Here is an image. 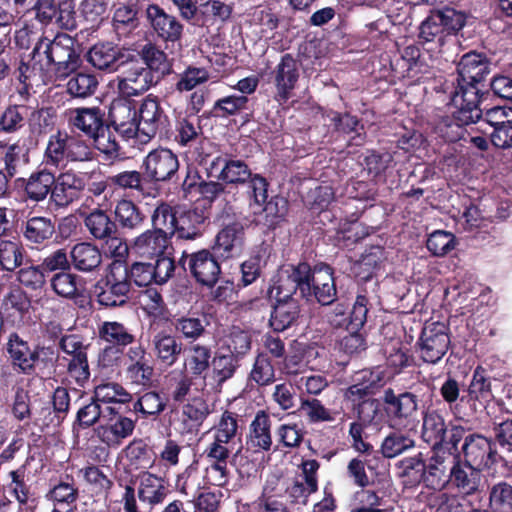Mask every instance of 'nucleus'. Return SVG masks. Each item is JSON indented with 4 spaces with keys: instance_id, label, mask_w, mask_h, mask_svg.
<instances>
[{
    "instance_id": "nucleus-53",
    "label": "nucleus",
    "mask_w": 512,
    "mask_h": 512,
    "mask_svg": "<svg viewBox=\"0 0 512 512\" xmlns=\"http://www.w3.org/2000/svg\"><path fill=\"white\" fill-rule=\"evenodd\" d=\"M93 398L100 404H124L130 401L131 395L120 384L108 382L95 387Z\"/></svg>"
},
{
    "instance_id": "nucleus-24",
    "label": "nucleus",
    "mask_w": 512,
    "mask_h": 512,
    "mask_svg": "<svg viewBox=\"0 0 512 512\" xmlns=\"http://www.w3.org/2000/svg\"><path fill=\"white\" fill-rule=\"evenodd\" d=\"M109 116L115 131L124 138L138 136L137 112L131 103L126 101L113 102Z\"/></svg>"
},
{
    "instance_id": "nucleus-50",
    "label": "nucleus",
    "mask_w": 512,
    "mask_h": 512,
    "mask_svg": "<svg viewBox=\"0 0 512 512\" xmlns=\"http://www.w3.org/2000/svg\"><path fill=\"white\" fill-rule=\"evenodd\" d=\"M357 507L351 512H391L392 506L389 501L373 490H362L357 493Z\"/></svg>"
},
{
    "instance_id": "nucleus-11",
    "label": "nucleus",
    "mask_w": 512,
    "mask_h": 512,
    "mask_svg": "<svg viewBox=\"0 0 512 512\" xmlns=\"http://www.w3.org/2000/svg\"><path fill=\"white\" fill-rule=\"evenodd\" d=\"M118 93L125 98L138 96L147 91L156 81L149 68L139 62L132 63L117 79Z\"/></svg>"
},
{
    "instance_id": "nucleus-14",
    "label": "nucleus",
    "mask_w": 512,
    "mask_h": 512,
    "mask_svg": "<svg viewBox=\"0 0 512 512\" xmlns=\"http://www.w3.org/2000/svg\"><path fill=\"white\" fill-rule=\"evenodd\" d=\"M490 439L480 434L465 437L462 451L465 462L480 469L489 468L496 462V451Z\"/></svg>"
},
{
    "instance_id": "nucleus-63",
    "label": "nucleus",
    "mask_w": 512,
    "mask_h": 512,
    "mask_svg": "<svg viewBox=\"0 0 512 512\" xmlns=\"http://www.w3.org/2000/svg\"><path fill=\"white\" fill-rule=\"evenodd\" d=\"M300 410L311 423L330 422L334 420L332 412L318 399H302Z\"/></svg>"
},
{
    "instance_id": "nucleus-45",
    "label": "nucleus",
    "mask_w": 512,
    "mask_h": 512,
    "mask_svg": "<svg viewBox=\"0 0 512 512\" xmlns=\"http://www.w3.org/2000/svg\"><path fill=\"white\" fill-rule=\"evenodd\" d=\"M79 496V489L74 479L66 475L60 480L48 494V498L53 502L54 506H74Z\"/></svg>"
},
{
    "instance_id": "nucleus-3",
    "label": "nucleus",
    "mask_w": 512,
    "mask_h": 512,
    "mask_svg": "<svg viewBox=\"0 0 512 512\" xmlns=\"http://www.w3.org/2000/svg\"><path fill=\"white\" fill-rule=\"evenodd\" d=\"M309 264L302 262L298 265H284L272 277L267 290L270 300H295L292 296L299 290L303 298L308 299L311 287L308 283Z\"/></svg>"
},
{
    "instance_id": "nucleus-2",
    "label": "nucleus",
    "mask_w": 512,
    "mask_h": 512,
    "mask_svg": "<svg viewBox=\"0 0 512 512\" xmlns=\"http://www.w3.org/2000/svg\"><path fill=\"white\" fill-rule=\"evenodd\" d=\"M33 69L40 76L66 78L77 70L79 54L75 50L74 39L67 34H57L53 40L42 38L33 49Z\"/></svg>"
},
{
    "instance_id": "nucleus-27",
    "label": "nucleus",
    "mask_w": 512,
    "mask_h": 512,
    "mask_svg": "<svg viewBox=\"0 0 512 512\" xmlns=\"http://www.w3.org/2000/svg\"><path fill=\"white\" fill-rule=\"evenodd\" d=\"M43 162L45 166L57 169L64 168L68 162H72V156H70V135L61 131L50 135Z\"/></svg>"
},
{
    "instance_id": "nucleus-49",
    "label": "nucleus",
    "mask_w": 512,
    "mask_h": 512,
    "mask_svg": "<svg viewBox=\"0 0 512 512\" xmlns=\"http://www.w3.org/2000/svg\"><path fill=\"white\" fill-rule=\"evenodd\" d=\"M238 358L233 353L218 351L211 361L213 378L218 385L232 378L238 368Z\"/></svg>"
},
{
    "instance_id": "nucleus-22",
    "label": "nucleus",
    "mask_w": 512,
    "mask_h": 512,
    "mask_svg": "<svg viewBox=\"0 0 512 512\" xmlns=\"http://www.w3.org/2000/svg\"><path fill=\"white\" fill-rule=\"evenodd\" d=\"M146 14L153 30L160 38L171 42L180 39L183 32V25L176 17L167 14L158 5H149Z\"/></svg>"
},
{
    "instance_id": "nucleus-1",
    "label": "nucleus",
    "mask_w": 512,
    "mask_h": 512,
    "mask_svg": "<svg viewBox=\"0 0 512 512\" xmlns=\"http://www.w3.org/2000/svg\"><path fill=\"white\" fill-rule=\"evenodd\" d=\"M456 86L451 93L452 116L443 118L437 125L440 135L449 142L462 137V127L481 119V82L490 73L488 59L476 52L462 56L458 67Z\"/></svg>"
},
{
    "instance_id": "nucleus-13",
    "label": "nucleus",
    "mask_w": 512,
    "mask_h": 512,
    "mask_svg": "<svg viewBox=\"0 0 512 512\" xmlns=\"http://www.w3.org/2000/svg\"><path fill=\"white\" fill-rule=\"evenodd\" d=\"M135 493L143 505L152 509L164 502L169 489L163 477L145 471L136 477Z\"/></svg>"
},
{
    "instance_id": "nucleus-42",
    "label": "nucleus",
    "mask_w": 512,
    "mask_h": 512,
    "mask_svg": "<svg viewBox=\"0 0 512 512\" xmlns=\"http://www.w3.org/2000/svg\"><path fill=\"white\" fill-rule=\"evenodd\" d=\"M205 220L203 211L178 207L177 231L175 234L182 239H194L199 234V225Z\"/></svg>"
},
{
    "instance_id": "nucleus-43",
    "label": "nucleus",
    "mask_w": 512,
    "mask_h": 512,
    "mask_svg": "<svg viewBox=\"0 0 512 512\" xmlns=\"http://www.w3.org/2000/svg\"><path fill=\"white\" fill-rule=\"evenodd\" d=\"M318 356L319 352L316 348L299 345L294 352L284 358L281 370L287 375H297L303 372L309 366L312 359Z\"/></svg>"
},
{
    "instance_id": "nucleus-16",
    "label": "nucleus",
    "mask_w": 512,
    "mask_h": 512,
    "mask_svg": "<svg viewBox=\"0 0 512 512\" xmlns=\"http://www.w3.org/2000/svg\"><path fill=\"white\" fill-rule=\"evenodd\" d=\"M210 174L226 183H245L251 177L248 165L229 155H219L210 164Z\"/></svg>"
},
{
    "instance_id": "nucleus-36",
    "label": "nucleus",
    "mask_w": 512,
    "mask_h": 512,
    "mask_svg": "<svg viewBox=\"0 0 512 512\" xmlns=\"http://www.w3.org/2000/svg\"><path fill=\"white\" fill-rule=\"evenodd\" d=\"M205 457L208 465L205 468V479L211 485L222 487L229 481L228 459L230 454L215 453V451L205 450Z\"/></svg>"
},
{
    "instance_id": "nucleus-35",
    "label": "nucleus",
    "mask_w": 512,
    "mask_h": 512,
    "mask_svg": "<svg viewBox=\"0 0 512 512\" xmlns=\"http://www.w3.org/2000/svg\"><path fill=\"white\" fill-rule=\"evenodd\" d=\"M381 377L370 370H362L355 374L353 384L346 390L347 399L356 402L364 399L380 386Z\"/></svg>"
},
{
    "instance_id": "nucleus-28",
    "label": "nucleus",
    "mask_w": 512,
    "mask_h": 512,
    "mask_svg": "<svg viewBox=\"0 0 512 512\" xmlns=\"http://www.w3.org/2000/svg\"><path fill=\"white\" fill-rule=\"evenodd\" d=\"M168 246V237L158 230H146L131 243L132 251L140 257H159L164 254Z\"/></svg>"
},
{
    "instance_id": "nucleus-21",
    "label": "nucleus",
    "mask_w": 512,
    "mask_h": 512,
    "mask_svg": "<svg viewBox=\"0 0 512 512\" xmlns=\"http://www.w3.org/2000/svg\"><path fill=\"white\" fill-rule=\"evenodd\" d=\"M138 114V136L143 135L147 139H151L165 125L166 115L155 98L146 97L139 107Z\"/></svg>"
},
{
    "instance_id": "nucleus-12",
    "label": "nucleus",
    "mask_w": 512,
    "mask_h": 512,
    "mask_svg": "<svg viewBox=\"0 0 512 512\" xmlns=\"http://www.w3.org/2000/svg\"><path fill=\"white\" fill-rule=\"evenodd\" d=\"M308 283L311 294L307 300L313 297L322 305L332 304L337 296L333 269L325 264L318 263L313 268L309 266Z\"/></svg>"
},
{
    "instance_id": "nucleus-40",
    "label": "nucleus",
    "mask_w": 512,
    "mask_h": 512,
    "mask_svg": "<svg viewBox=\"0 0 512 512\" xmlns=\"http://www.w3.org/2000/svg\"><path fill=\"white\" fill-rule=\"evenodd\" d=\"M114 214L120 227L126 231L141 229L145 221V216L140 209L131 200L127 199L117 202Z\"/></svg>"
},
{
    "instance_id": "nucleus-33",
    "label": "nucleus",
    "mask_w": 512,
    "mask_h": 512,
    "mask_svg": "<svg viewBox=\"0 0 512 512\" xmlns=\"http://www.w3.org/2000/svg\"><path fill=\"white\" fill-rule=\"evenodd\" d=\"M447 459L446 453L433 448V453L427 461H424L423 479L433 489H440L447 483Z\"/></svg>"
},
{
    "instance_id": "nucleus-37",
    "label": "nucleus",
    "mask_w": 512,
    "mask_h": 512,
    "mask_svg": "<svg viewBox=\"0 0 512 512\" xmlns=\"http://www.w3.org/2000/svg\"><path fill=\"white\" fill-rule=\"evenodd\" d=\"M84 225L95 240H104L118 234L117 224L101 209H94L84 217Z\"/></svg>"
},
{
    "instance_id": "nucleus-51",
    "label": "nucleus",
    "mask_w": 512,
    "mask_h": 512,
    "mask_svg": "<svg viewBox=\"0 0 512 512\" xmlns=\"http://www.w3.org/2000/svg\"><path fill=\"white\" fill-rule=\"evenodd\" d=\"M1 307L11 316H22L29 312L31 301L24 290L14 286L3 296Z\"/></svg>"
},
{
    "instance_id": "nucleus-8",
    "label": "nucleus",
    "mask_w": 512,
    "mask_h": 512,
    "mask_svg": "<svg viewBox=\"0 0 512 512\" xmlns=\"http://www.w3.org/2000/svg\"><path fill=\"white\" fill-rule=\"evenodd\" d=\"M107 417L95 429V433L101 442L109 447H118L122 442L130 437L134 430L136 422L107 406Z\"/></svg>"
},
{
    "instance_id": "nucleus-19",
    "label": "nucleus",
    "mask_w": 512,
    "mask_h": 512,
    "mask_svg": "<svg viewBox=\"0 0 512 512\" xmlns=\"http://www.w3.org/2000/svg\"><path fill=\"white\" fill-rule=\"evenodd\" d=\"M244 247V229L239 223L225 226L216 235L213 251L223 259L239 257Z\"/></svg>"
},
{
    "instance_id": "nucleus-34",
    "label": "nucleus",
    "mask_w": 512,
    "mask_h": 512,
    "mask_svg": "<svg viewBox=\"0 0 512 512\" xmlns=\"http://www.w3.org/2000/svg\"><path fill=\"white\" fill-rule=\"evenodd\" d=\"M70 258L74 268L81 272H91L102 262L100 250L88 242L74 245L70 251Z\"/></svg>"
},
{
    "instance_id": "nucleus-58",
    "label": "nucleus",
    "mask_w": 512,
    "mask_h": 512,
    "mask_svg": "<svg viewBox=\"0 0 512 512\" xmlns=\"http://www.w3.org/2000/svg\"><path fill=\"white\" fill-rule=\"evenodd\" d=\"M29 107L25 105H10L0 117V130L12 133L19 130L24 125V117Z\"/></svg>"
},
{
    "instance_id": "nucleus-41",
    "label": "nucleus",
    "mask_w": 512,
    "mask_h": 512,
    "mask_svg": "<svg viewBox=\"0 0 512 512\" xmlns=\"http://www.w3.org/2000/svg\"><path fill=\"white\" fill-rule=\"evenodd\" d=\"M209 322L206 315L188 314L178 317L174 320L175 330L189 342H194L201 338L205 332Z\"/></svg>"
},
{
    "instance_id": "nucleus-61",
    "label": "nucleus",
    "mask_w": 512,
    "mask_h": 512,
    "mask_svg": "<svg viewBox=\"0 0 512 512\" xmlns=\"http://www.w3.org/2000/svg\"><path fill=\"white\" fill-rule=\"evenodd\" d=\"M444 32L441 26V18L436 11H432L430 15L421 23L419 28V39L424 42L443 43Z\"/></svg>"
},
{
    "instance_id": "nucleus-55",
    "label": "nucleus",
    "mask_w": 512,
    "mask_h": 512,
    "mask_svg": "<svg viewBox=\"0 0 512 512\" xmlns=\"http://www.w3.org/2000/svg\"><path fill=\"white\" fill-rule=\"evenodd\" d=\"M457 244L453 233L444 230L432 232L427 241L426 247L433 256L443 257L455 249Z\"/></svg>"
},
{
    "instance_id": "nucleus-59",
    "label": "nucleus",
    "mask_w": 512,
    "mask_h": 512,
    "mask_svg": "<svg viewBox=\"0 0 512 512\" xmlns=\"http://www.w3.org/2000/svg\"><path fill=\"white\" fill-rule=\"evenodd\" d=\"M141 57L144 67L149 68L154 75L155 73L163 75L169 70L166 54L151 44L143 47Z\"/></svg>"
},
{
    "instance_id": "nucleus-57",
    "label": "nucleus",
    "mask_w": 512,
    "mask_h": 512,
    "mask_svg": "<svg viewBox=\"0 0 512 512\" xmlns=\"http://www.w3.org/2000/svg\"><path fill=\"white\" fill-rule=\"evenodd\" d=\"M107 413V407L103 408L101 404L92 397L88 404L83 405L78 410L76 422L80 427L88 428L93 426L99 419H102L103 422L107 417Z\"/></svg>"
},
{
    "instance_id": "nucleus-30",
    "label": "nucleus",
    "mask_w": 512,
    "mask_h": 512,
    "mask_svg": "<svg viewBox=\"0 0 512 512\" xmlns=\"http://www.w3.org/2000/svg\"><path fill=\"white\" fill-rule=\"evenodd\" d=\"M151 345L157 360L167 367L173 366L182 352V343L178 341L176 336L166 332L156 333Z\"/></svg>"
},
{
    "instance_id": "nucleus-4",
    "label": "nucleus",
    "mask_w": 512,
    "mask_h": 512,
    "mask_svg": "<svg viewBox=\"0 0 512 512\" xmlns=\"http://www.w3.org/2000/svg\"><path fill=\"white\" fill-rule=\"evenodd\" d=\"M129 290L128 269L120 262H112L95 286L98 303L106 307L125 304Z\"/></svg>"
},
{
    "instance_id": "nucleus-54",
    "label": "nucleus",
    "mask_w": 512,
    "mask_h": 512,
    "mask_svg": "<svg viewBox=\"0 0 512 512\" xmlns=\"http://www.w3.org/2000/svg\"><path fill=\"white\" fill-rule=\"evenodd\" d=\"M489 508L493 512H512V486L510 484L499 482L491 487Z\"/></svg>"
},
{
    "instance_id": "nucleus-20",
    "label": "nucleus",
    "mask_w": 512,
    "mask_h": 512,
    "mask_svg": "<svg viewBox=\"0 0 512 512\" xmlns=\"http://www.w3.org/2000/svg\"><path fill=\"white\" fill-rule=\"evenodd\" d=\"M273 75L278 99L288 100L299 79V68L296 59L291 54L283 55L275 67Z\"/></svg>"
},
{
    "instance_id": "nucleus-60",
    "label": "nucleus",
    "mask_w": 512,
    "mask_h": 512,
    "mask_svg": "<svg viewBox=\"0 0 512 512\" xmlns=\"http://www.w3.org/2000/svg\"><path fill=\"white\" fill-rule=\"evenodd\" d=\"M469 397L480 402H488L493 398L490 381L485 377L484 370L477 367L468 387Z\"/></svg>"
},
{
    "instance_id": "nucleus-23",
    "label": "nucleus",
    "mask_w": 512,
    "mask_h": 512,
    "mask_svg": "<svg viewBox=\"0 0 512 512\" xmlns=\"http://www.w3.org/2000/svg\"><path fill=\"white\" fill-rule=\"evenodd\" d=\"M449 480L461 494H476L482 482L481 469L465 461L456 462L450 469Z\"/></svg>"
},
{
    "instance_id": "nucleus-56",
    "label": "nucleus",
    "mask_w": 512,
    "mask_h": 512,
    "mask_svg": "<svg viewBox=\"0 0 512 512\" xmlns=\"http://www.w3.org/2000/svg\"><path fill=\"white\" fill-rule=\"evenodd\" d=\"M209 414V406L201 397H194L182 408L184 421H189L190 427H199Z\"/></svg>"
},
{
    "instance_id": "nucleus-47",
    "label": "nucleus",
    "mask_w": 512,
    "mask_h": 512,
    "mask_svg": "<svg viewBox=\"0 0 512 512\" xmlns=\"http://www.w3.org/2000/svg\"><path fill=\"white\" fill-rule=\"evenodd\" d=\"M99 335L101 339L115 347L127 346L135 340L130 329L117 321L103 322L99 328Z\"/></svg>"
},
{
    "instance_id": "nucleus-62",
    "label": "nucleus",
    "mask_w": 512,
    "mask_h": 512,
    "mask_svg": "<svg viewBox=\"0 0 512 512\" xmlns=\"http://www.w3.org/2000/svg\"><path fill=\"white\" fill-rule=\"evenodd\" d=\"M208 79L209 72L205 68L190 66L180 74L176 89L179 92H188L207 82Z\"/></svg>"
},
{
    "instance_id": "nucleus-26",
    "label": "nucleus",
    "mask_w": 512,
    "mask_h": 512,
    "mask_svg": "<svg viewBox=\"0 0 512 512\" xmlns=\"http://www.w3.org/2000/svg\"><path fill=\"white\" fill-rule=\"evenodd\" d=\"M69 123L90 139L102 131L105 125L103 113L97 107H81L70 110Z\"/></svg>"
},
{
    "instance_id": "nucleus-29",
    "label": "nucleus",
    "mask_w": 512,
    "mask_h": 512,
    "mask_svg": "<svg viewBox=\"0 0 512 512\" xmlns=\"http://www.w3.org/2000/svg\"><path fill=\"white\" fill-rule=\"evenodd\" d=\"M123 54L121 49L111 43L95 44L87 53V61L96 69L114 71L118 68Z\"/></svg>"
},
{
    "instance_id": "nucleus-64",
    "label": "nucleus",
    "mask_w": 512,
    "mask_h": 512,
    "mask_svg": "<svg viewBox=\"0 0 512 512\" xmlns=\"http://www.w3.org/2000/svg\"><path fill=\"white\" fill-rule=\"evenodd\" d=\"M433 76L434 68L431 63V57L428 55H424L419 60L411 62L404 69V77L414 83L431 79Z\"/></svg>"
},
{
    "instance_id": "nucleus-9",
    "label": "nucleus",
    "mask_w": 512,
    "mask_h": 512,
    "mask_svg": "<svg viewBox=\"0 0 512 512\" xmlns=\"http://www.w3.org/2000/svg\"><path fill=\"white\" fill-rule=\"evenodd\" d=\"M144 175L151 181L163 182L170 180L179 169V160L168 148L151 150L143 159Z\"/></svg>"
},
{
    "instance_id": "nucleus-18",
    "label": "nucleus",
    "mask_w": 512,
    "mask_h": 512,
    "mask_svg": "<svg viewBox=\"0 0 512 512\" xmlns=\"http://www.w3.org/2000/svg\"><path fill=\"white\" fill-rule=\"evenodd\" d=\"M44 348L31 349L29 344L18 334H10L7 342V352L14 367L23 374H31L34 371L35 363L40 357Z\"/></svg>"
},
{
    "instance_id": "nucleus-48",
    "label": "nucleus",
    "mask_w": 512,
    "mask_h": 512,
    "mask_svg": "<svg viewBox=\"0 0 512 512\" xmlns=\"http://www.w3.org/2000/svg\"><path fill=\"white\" fill-rule=\"evenodd\" d=\"M414 439L400 430L390 432L385 436L381 444V453L385 458H394L413 448Z\"/></svg>"
},
{
    "instance_id": "nucleus-39",
    "label": "nucleus",
    "mask_w": 512,
    "mask_h": 512,
    "mask_svg": "<svg viewBox=\"0 0 512 512\" xmlns=\"http://www.w3.org/2000/svg\"><path fill=\"white\" fill-rule=\"evenodd\" d=\"M300 314L296 300L276 301L270 317V326L274 331L282 332L295 323Z\"/></svg>"
},
{
    "instance_id": "nucleus-5",
    "label": "nucleus",
    "mask_w": 512,
    "mask_h": 512,
    "mask_svg": "<svg viewBox=\"0 0 512 512\" xmlns=\"http://www.w3.org/2000/svg\"><path fill=\"white\" fill-rule=\"evenodd\" d=\"M384 410L390 428H406L416 419L419 398L411 392L396 393L388 388L383 394Z\"/></svg>"
},
{
    "instance_id": "nucleus-52",
    "label": "nucleus",
    "mask_w": 512,
    "mask_h": 512,
    "mask_svg": "<svg viewBox=\"0 0 512 512\" xmlns=\"http://www.w3.org/2000/svg\"><path fill=\"white\" fill-rule=\"evenodd\" d=\"M25 250L15 241L0 240V266L3 270L14 271L23 263Z\"/></svg>"
},
{
    "instance_id": "nucleus-32",
    "label": "nucleus",
    "mask_w": 512,
    "mask_h": 512,
    "mask_svg": "<svg viewBox=\"0 0 512 512\" xmlns=\"http://www.w3.org/2000/svg\"><path fill=\"white\" fill-rule=\"evenodd\" d=\"M47 167L31 173L26 180L24 190L30 200L40 202L52 193L55 175Z\"/></svg>"
},
{
    "instance_id": "nucleus-44",
    "label": "nucleus",
    "mask_w": 512,
    "mask_h": 512,
    "mask_svg": "<svg viewBox=\"0 0 512 512\" xmlns=\"http://www.w3.org/2000/svg\"><path fill=\"white\" fill-rule=\"evenodd\" d=\"M66 83V90L69 95L75 98H86L94 94L98 86L95 75L85 72H73Z\"/></svg>"
},
{
    "instance_id": "nucleus-38",
    "label": "nucleus",
    "mask_w": 512,
    "mask_h": 512,
    "mask_svg": "<svg viewBox=\"0 0 512 512\" xmlns=\"http://www.w3.org/2000/svg\"><path fill=\"white\" fill-rule=\"evenodd\" d=\"M447 426L443 416L435 410H428L423 416L422 438L435 449L446 439Z\"/></svg>"
},
{
    "instance_id": "nucleus-46",
    "label": "nucleus",
    "mask_w": 512,
    "mask_h": 512,
    "mask_svg": "<svg viewBox=\"0 0 512 512\" xmlns=\"http://www.w3.org/2000/svg\"><path fill=\"white\" fill-rule=\"evenodd\" d=\"M178 208H173L167 203H161L154 210L151 220L154 230H158L168 236L177 231Z\"/></svg>"
},
{
    "instance_id": "nucleus-17",
    "label": "nucleus",
    "mask_w": 512,
    "mask_h": 512,
    "mask_svg": "<svg viewBox=\"0 0 512 512\" xmlns=\"http://www.w3.org/2000/svg\"><path fill=\"white\" fill-rule=\"evenodd\" d=\"M271 420L269 415L260 410L251 421L246 435V450L251 453L268 452L272 446Z\"/></svg>"
},
{
    "instance_id": "nucleus-10",
    "label": "nucleus",
    "mask_w": 512,
    "mask_h": 512,
    "mask_svg": "<svg viewBox=\"0 0 512 512\" xmlns=\"http://www.w3.org/2000/svg\"><path fill=\"white\" fill-rule=\"evenodd\" d=\"M181 262L185 268L187 266L196 281L204 286H214L221 274L218 261L208 250L183 255Z\"/></svg>"
},
{
    "instance_id": "nucleus-25",
    "label": "nucleus",
    "mask_w": 512,
    "mask_h": 512,
    "mask_svg": "<svg viewBox=\"0 0 512 512\" xmlns=\"http://www.w3.org/2000/svg\"><path fill=\"white\" fill-rule=\"evenodd\" d=\"M212 350L207 345L191 344L184 359V369L191 379L206 380L207 373L211 367Z\"/></svg>"
},
{
    "instance_id": "nucleus-7",
    "label": "nucleus",
    "mask_w": 512,
    "mask_h": 512,
    "mask_svg": "<svg viewBox=\"0 0 512 512\" xmlns=\"http://www.w3.org/2000/svg\"><path fill=\"white\" fill-rule=\"evenodd\" d=\"M418 345L423 361L436 364L446 354L450 345L447 326L442 322L425 323Z\"/></svg>"
},
{
    "instance_id": "nucleus-6",
    "label": "nucleus",
    "mask_w": 512,
    "mask_h": 512,
    "mask_svg": "<svg viewBox=\"0 0 512 512\" xmlns=\"http://www.w3.org/2000/svg\"><path fill=\"white\" fill-rule=\"evenodd\" d=\"M212 442L205 450L231 454L235 447L241 444L239 417L236 413L225 410L210 429Z\"/></svg>"
},
{
    "instance_id": "nucleus-31",
    "label": "nucleus",
    "mask_w": 512,
    "mask_h": 512,
    "mask_svg": "<svg viewBox=\"0 0 512 512\" xmlns=\"http://www.w3.org/2000/svg\"><path fill=\"white\" fill-rule=\"evenodd\" d=\"M55 232V225L51 218L34 216L23 224L22 234L29 245L44 244L49 241Z\"/></svg>"
},
{
    "instance_id": "nucleus-15",
    "label": "nucleus",
    "mask_w": 512,
    "mask_h": 512,
    "mask_svg": "<svg viewBox=\"0 0 512 512\" xmlns=\"http://www.w3.org/2000/svg\"><path fill=\"white\" fill-rule=\"evenodd\" d=\"M84 188L85 180L82 174L72 170L63 172L55 177L51 200L58 207H66L78 199Z\"/></svg>"
}]
</instances>
